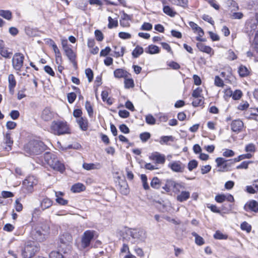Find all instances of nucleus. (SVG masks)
Here are the masks:
<instances>
[{"instance_id":"61","label":"nucleus","mask_w":258,"mask_h":258,"mask_svg":"<svg viewBox=\"0 0 258 258\" xmlns=\"http://www.w3.org/2000/svg\"><path fill=\"white\" fill-rule=\"evenodd\" d=\"M85 74L88 78L89 82H91L93 79V73L90 69H87L85 70Z\"/></svg>"},{"instance_id":"58","label":"nucleus","mask_w":258,"mask_h":258,"mask_svg":"<svg viewBox=\"0 0 258 258\" xmlns=\"http://www.w3.org/2000/svg\"><path fill=\"white\" fill-rule=\"evenodd\" d=\"M202 92V89L200 87H198L197 89L194 90L192 96L194 98L202 97L201 93Z\"/></svg>"},{"instance_id":"39","label":"nucleus","mask_w":258,"mask_h":258,"mask_svg":"<svg viewBox=\"0 0 258 258\" xmlns=\"http://www.w3.org/2000/svg\"><path fill=\"white\" fill-rule=\"evenodd\" d=\"M191 235L195 237V243L198 245L201 246L205 243V240L203 238L195 232H192Z\"/></svg>"},{"instance_id":"24","label":"nucleus","mask_w":258,"mask_h":258,"mask_svg":"<svg viewBox=\"0 0 258 258\" xmlns=\"http://www.w3.org/2000/svg\"><path fill=\"white\" fill-rule=\"evenodd\" d=\"M226 93L229 96H232L233 99L235 100H239L242 95V92L239 90H236L233 93L231 90H227Z\"/></svg>"},{"instance_id":"44","label":"nucleus","mask_w":258,"mask_h":258,"mask_svg":"<svg viewBox=\"0 0 258 258\" xmlns=\"http://www.w3.org/2000/svg\"><path fill=\"white\" fill-rule=\"evenodd\" d=\"M151 186L152 187L155 189H158L160 187L161 182L160 179L157 177H154L151 182Z\"/></svg>"},{"instance_id":"64","label":"nucleus","mask_w":258,"mask_h":258,"mask_svg":"<svg viewBox=\"0 0 258 258\" xmlns=\"http://www.w3.org/2000/svg\"><path fill=\"white\" fill-rule=\"evenodd\" d=\"M118 36L122 39H128L131 38V35L130 33L124 32H119Z\"/></svg>"},{"instance_id":"50","label":"nucleus","mask_w":258,"mask_h":258,"mask_svg":"<svg viewBox=\"0 0 258 258\" xmlns=\"http://www.w3.org/2000/svg\"><path fill=\"white\" fill-rule=\"evenodd\" d=\"M214 237L216 239L223 240L227 239L228 235L225 234H223L219 231H217L214 235Z\"/></svg>"},{"instance_id":"12","label":"nucleus","mask_w":258,"mask_h":258,"mask_svg":"<svg viewBox=\"0 0 258 258\" xmlns=\"http://www.w3.org/2000/svg\"><path fill=\"white\" fill-rule=\"evenodd\" d=\"M244 209L246 212L251 211L258 212V202L255 200L248 201L244 206Z\"/></svg>"},{"instance_id":"41","label":"nucleus","mask_w":258,"mask_h":258,"mask_svg":"<svg viewBox=\"0 0 258 258\" xmlns=\"http://www.w3.org/2000/svg\"><path fill=\"white\" fill-rule=\"evenodd\" d=\"M124 81V87L125 88H133L134 87V81L133 79L131 78V76L125 78Z\"/></svg>"},{"instance_id":"62","label":"nucleus","mask_w":258,"mask_h":258,"mask_svg":"<svg viewBox=\"0 0 258 258\" xmlns=\"http://www.w3.org/2000/svg\"><path fill=\"white\" fill-rule=\"evenodd\" d=\"M76 94L74 92H71L68 94L67 98L70 103H73L76 98Z\"/></svg>"},{"instance_id":"25","label":"nucleus","mask_w":258,"mask_h":258,"mask_svg":"<svg viewBox=\"0 0 258 258\" xmlns=\"http://www.w3.org/2000/svg\"><path fill=\"white\" fill-rule=\"evenodd\" d=\"M190 197V192L188 191H182L176 197V200L180 202L187 201Z\"/></svg>"},{"instance_id":"31","label":"nucleus","mask_w":258,"mask_h":258,"mask_svg":"<svg viewBox=\"0 0 258 258\" xmlns=\"http://www.w3.org/2000/svg\"><path fill=\"white\" fill-rule=\"evenodd\" d=\"M66 54L68 56V58L70 59V60L73 63L76 64L75 62V58H76V55L73 50L69 48L68 49H67L64 50Z\"/></svg>"},{"instance_id":"42","label":"nucleus","mask_w":258,"mask_h":258,"mask_svg":"<svg viewBox=\"0 0 258 258\" xmlns=\"http://www.w3.org/2000/svg\"><path fill=\"white\" fill-rule=\"evenodd\" d=\"M174 141V137H173L172 136H162L160 138V143L161 145L166 144H167V143L169 141L170 142H173Z\"/></svg>"},{"instance_id":"63","label":"nucleus","mask_w":258,"mask_h":258,"mask_svg":"<svg viewBox=\"0 0 258 258\" xmlns=\"http://www.w3.org/2000/svg\"><path fill=\"white\" fill-rule=\"evenodd\" d=\"M49 258H63V255L58 251H52L49 254Z\"/></svg>"},{"instance_id":"51","label":"nucleus","mask_w":258,"mask_h":258,"mask_svg":"<svg viewBox=\"0 0 258 258\" xmlns=\"http://www.w3.org/2000/svg\"><path fill=\"white\" fill-rule=\"evenodd\" d=\"M141 179L143 183V188L145 190H148L150 188L149 185L147 182V177L145 174H141Z\"/></svg>"},{"instance_id":"27","label":"nucleus","mask_w":258,"mask_h":258,"mask_svg":"<svg viewBox=\"0 0 258 258\" xmlns=\"http://www.w3.org/2000/svg\"><path fill=\"white\" fill-rule=\"evenodd\" d=\"M120 192L124 195H127L129 193V189L127 182L125 180H122L119 183Z\"/></svg>"},{"instance_id":"22","label":"nucleus","mask_w":258,"mask_h":258,"mask_svg":"<svg viewBox=\"0 0 258 258\" xmlns=\"http://www.w3.org/2000/svg\"><path fill=\"white\" fill-rule=\"evenodd\" d=\"M12 53L9 52L8 49L5 47L3 41L0 40V54L5 58H10Z\"/></svg>"},{"instance_id":"54","label":"nucleus","mask_w":258,"mask_h":258,"mask_svg":"<svg viewBox=\"0 0 258 258\" xmlns=\"http://www.w3.org/2000/svg\"><path fill=\"white\" fill-rule=\"evenodd\" d=\"M240 228L242 230L249 232L251 230V226L247 222L244 221L241 224Z\"/></svg>"},{"instance_id":"47","label":"nucleus","mask_w":258,"mask_h":258,"mask_svg":"<svg viewBox=\"0 0 258 258\" xmlns=\"http://www.w3.org/2000/svg\"><path fill=\"white\" fill-rule=\"evenodd\" d=\"M204 102V97H198V98H194L192 102V104L194 106L197 107V106H202Z\"/></svg>"},{"instance_id":"26","label":"nucleus","mask_w":258,"mask_h":258,"mask_svg":"<svg viewBox=\"0 0 258 258\" xmlns=\"http://www.w3.org/2000/svg\"><path fill=\"white\" fill-rule=\"evenodd\" d=\"M77 122L82 130L84 131L87 130L88 122L86 118H84L83 117L79 118L77 119Z\"/></svg>"},{"instance_id":"38","label":"nucleus","mask_w":258,"mask_h":258,"mask_svg":"<svg viewBox=\"0 0 258 258\" xmlns=\"http://www.w3.org/2000/svg\"><path fill=\"white\" fill-rule=\"evenodd\" d=\"M0 16L8 20H11L12 18V13L9 10H0Z\"/></svg>"},{"instance_id":"16","label":"nucleus","mask_w":258,"mask_h":258,"mask_svg":"<svg viewBox=\"0 0 258 258\" xmlns=\"http://www.w3.org/2000/svg\"><path fill=\"white\" fill-rule=\"evenodd\" d=\"M243 127V123L240 119L233 120L231 123V128L235 133H238L242 131Z\"/></svg>"},{"instance_id":"45","label":"nucleus","mask_w":258,"mask_h":258,"mask_svg":"<svg viewBox=\"0 0 258 258\" xmlns=\"http://www.w3.org/2000/svg\"><path fill=\"white\" fill-rule=\"evenodd\" d=\"M194 33L198 35V36L196 37L197 40L200 42L205 41V39L202 38L204 34V32L203 30L200 27H199L198 29L195 31Z\"/></svg>"},{"instance_id":"4","label":"nucleus","mask_w":258,"mask_h":258,"mask_svg":"<svg viewBox=\"0 0 258 258\" xmlns=\"http://www.w3.org/2000/svg\"><path fill=\"white\" fill-rule=\"evenodd\" d=\"M45 149L44 144L38 141H32L24 147L25 152L29 155H38Z\"/></svg>"},{"instance_id":"14","label":"nucleus","mask_w":258,"mask_h":258,"mask_svg":"<svg viewBox=\"0 0 258 258\" xmlns=\"http://www.w3.org/2000/svg\"><path fill=\"white\" fill-rule=\"evenodd\" d=\"M55 113L50 108L46 107L41 113V117L44 121H49L53 118Z\"/></svg>"},{"instance_id":"29","label":"nucleus","mask_w":258,"mask_h":258,"mask_svg":"<svg viewBox=\"0 0 258 258\" xmlns=\"http://www.w3.org/2000/svg\"><path fill=\"white\" fill-rule=\"evenodd\" d=\"M52 205V201L48 198H44L41 202V208L42 210H45L50 207Z\"/></svg>"},{"instance_id":"15","label":"nucleus","mask_w":258,"mask_h":258,"mask_svg":"<svg viewBox=\"0 0 258 258\" xmlns=\"http://www.w3.org/2000/svg\"><path fill=\"white\" fill-rule=\"evenodd\" d=\"M215 200L219 203H222L225 201L229 202H233L234 201L233 197L229 194L218 195L215 197Z\"/></svg>"},{"instance_id":"28","label":"nucleus","mask_w":258,"mask_h":258,"mask_svg":"<svg viewBox=\"0 0 258 258\" xmlns=\"http://www.w3.org/2000/svg\"><path fill=\"white\" fill-rule=\"evenodd\" d=\"M101 167L99 163H84L83 164V168L86 170H91L94 169H99Z\"/></svg>"},{"instance_id":"18","label":"nucleus","mask_w":258,"mask_h":258,"mask_svg":"<svg viewBox=\"0 0 258 258\" xmlns=\"http://www.w3.org/2000/svg\"><path fill=\"white\" fill-rule=\"evenodd\" d=\"M114 76L116 78L125 79L131 76V74L125 70L122 69H117L114 71Z\"/></svg>"},{"instance_id":"17","label":"nucleus","mask_w":258,"mask_h":258,"mask_svg":"<svg viewBox=\"0 0 258 258\" xmlns=\"http://www.w3.org/2000/svg\"><path fill=\"white\" fill-rule=\"evenodd\" d=\"M150 159L155 161L157 164H163L165 161V156L157 152L152 153L150 156Z\"/></svg>"},{"instance_id":"21","label":"nucleus","mask_w":258,"mask_h":258,"mask_svg":"<svg viewBox=\"0 0 258 258\" xmlns=\"http://www.w3.org/2000/svg\"><path fill=\"white\" fill-rule=\"evenodd\" d=\"M113 48L114 49L113 56L115 57H119L123 55L125 51L124 47L118 45L113 46Z\"/></svg>"},{"instance_id":"48","label":"nucleus","mask_w":258,"mask_h":258,"mask_svg":"<svg viewBox=\"0 0 258 258\" xmlns=\"http://www.w3.org/2000/svg\"><path fill=\"white\" fill-rule=\"evenodd\" d=\"M108 27L109 29H112L113 28H115L117 27L118 26V21L116 19H113L111 17H109L108 18Z\"/></svg>"},{"instance_id":"33","label":"nucleus","mask_w":258,"mask_h":258,"mask_svg":"<svg viewBox=\"0 0 258 258\" xmlns=\"http://www.w3.org/2000/svg\"><path fill=\"white\" fill-rule=\"evenodd\" d=\"M85 189V187L83 184L81 183H77L72 186L71 190L73 192H80L84 190Z\"/></svg>"},{"instance_id":"7","label":"nucleus","mask_w":258,"mask_h":258,"mask_svg":"<svg viewBox=\"0 0 258 258\" xmlns=\"http://www.w3.org/2000/svg\"><path fill=\"white\" fill-rule=\"evenodd\" d=\"M37 179L34 176H28L23 182L22 188L25 192L31 193L33 191V187L37 185Z\"/></svg>"},{"instance_id":"46","label":"nucleus","mask_w":258,"mask_h":258,"mask_svg":"<svg viewBox=\"0 0 258 258\" xmlns=\"http://www.w3.org/2000/svg\"><path fill=\"white\" fill-rule=\"evenodd\" d=\"M108 93L106 90H104L101 93V97L102 100L105 102L106 101L107 103L109 105H111L112 104V102L110 98H108Z\"/></svg>"},{"instance_id":"6","label":"nucleus","mask_w":258,"mask_h":258,"mask_svg":"<svg viewBox=\"0 0 258 258\" xmlns=\"http://www.w3.org/2000/svg\"><path fill=\"white\" fill-rule=\"evenodd\" d=\"M167 192L171 190L174 193H178L180 189H184V184L182 182H177L172 179H167L165 180V185L162 187Z\"/></svg>"},{"instance_id":"57","label":"nucleus","mask_w":258,"mask_h":258,"mask_svg":"<svg viewBox=\"0 0 258 258\" xmlns=\"http://www.w3.org/2000/svg\"><path fill=\"white\" fill-rule=\"evenodd\" d=\"M249 106V103L247 101H242L238 106L237 109L240 110H245L248 108Z\"/></svg>"},{"instance_id":"13","label":"nucleus","mask_w":258,"mask_h":258,"mask_svg":"<svg viewBox=\"0 0 258 258\" xmlns=\"http://www.w3.org/2000/svg\"><path fill=\"white\" fill-rule=\"evenodd\" d=\"M36 251L35 247L28 245L25 247L22 254L24 258H32Z\"/></svg>"},{"instance_id":"5","label":"nucleus","mask_w":258,"mask_h":258,"mask_svg":"<svg viewBox=\"0 0 258 258\" xmlns=\"http://www.w3.org/2000/svg\"><path fill=\"white\" fill-rule=\"evenodd\" d=\"M125 233L132 238L135 242H144L147 238L146 231L142 228H128L125 230Z\"/></svg>"},{"instance_id":"30","label":"nucleus","mask_w":258,"mask_h":258,"mask_svg":"<svg viewBox=\"0 0 258 258\" xmlns=\"http://www.w3.org/2000/svg\"><path fill=\"white\" fill-rule=\"evenodd\" d=\"M160 51L159 48L154 45H150L145 49V52L151 54L159 53Z\"/></svg>"},{"instance_id":"35","label":"nucleus","mask_w":258,"mask_h":258,"mask_svg":"<svg viewBox=\"0 0 258 258\" xmlns=\"http://www.w3.org/2000/svg\"><path fill=\"white\" fill-rule=\"evenodd\" d=\"M33 234L34 235V239L36 240L41 241H43L44 239L45 234L41 232L39 230H35L33 231Z\"/></svg>"},{"instance_id":"34","label":"nucleus","mask_w":258,"mask_h":258,"mask_svg":"<svg viewBox=\"0 0 258 258\" xmlns=\"http://www.w3.org/2000/svg\"><path fill=\"white\" fill-rule=\"evenodd\" d=\"M163 11L165 14L171 17H174L177 14L176 12L168 6H164Z\"/></svg>"},{"instance_id":"36","label":"nucleus","mask_w":258,"mask_h":258,"mask_svg":"<svg viewBox=\"0 0 258 258\" xmlns=\"http://www.w3.org/2000/svg\"><path fill=\"white\" fill-rule=\"evenodd\" d=\"M144 52L143 48L139 45H137L133 50L132 54L134 58H137Z\"/></svg>"},{"instance_id":"53","label":"nucleus","mask_w":258,"mask_h":258,"mask_svg":"<svg viewBox=\"0 0 258 258\" xmlns=\"http://www.w3.org/2000/svg\"><path fill=\"white\" fill-rule=\"evenodd\" d=\"M85 108L90 117L93 116V110L90 102L87 101L85 103Z\"/></svg>"},{"instance_id":"10","label":"nucleus","mask_w":258,"mask_h":258,"mask_svg":"<svg viewBox=\"0 0 258 258\" xmlns=\"http://www.w3.org/2000/svg\"><path fill=\"white\" fill-rule=\"evenodd\" d=\"M173 172L176 173H182L185 169V165L180 161H173L170 162L168 165Z\"/></svg>"},{"instance_id":"3","label":"nucleus","mask_w":258,"mask_h":258,"mask_svg":"<svg viewBox=\"0 0 258 258\" xmlns=\"http://www.w3.org/2000/svg\"><path fill=\"white\" fill-rule=\"evenodd\" d=\"M50 130L51 133L57 136L71 134L69 125L65 121H52L50 125Z\"/></svg>"},{"instance_id":"43","label":"nucleus","mask_w":258,"mask_h":258,"mask_svg":"<svg viewBox=\"0 0 258 258\" xmlns=\"http://www.w3.org/2000/svg\"><path fill=\"white\" fill-rule=\"evenodd\" d=\"M187 0H171L172 4L184 8L187 6Z\"/></svg>"},{"instance_id":"9","label":"nucleus","mask_w":258,"mask_h":258,"mask_svg":"<svg viewBox=\"0 0 258 258\" xmlns=\"http://www.w3.org/2000/svg\"><path fill=\"white\" fill-rule=\"evenodd\" d=\"M24 56L20 53H15L12 59V65L13 68L18 71H20L23 66Z\"/></svg>"},{"instance_id":"55","label":"nucleus","mask_w":258,"mask_h":258,"mask_svg":"<svg viewBox=\"0 0 258 258\" xmlns=\"http://www.w3.org/2000/svg\"><path fill=\"white\" fill-rule=\"evenodd\" d=\"M145 119L146 122L149 124L153 125L155 124L156 119L151 114L146 115Z\"/></svg>"},{"instance_id":"2","label":"nucleus","mask_w":258,"mask_h":258,"mask_svg":"<svg viewBox=\"0 0 258 258\" xmlns=\"http://www.w3.org/2000/svg\"><path fill=\"white\" fill-rule=\"evenodd\" d=\"M45 162L54 170L62 173L66 170L64 164L60 161L54 154L49 152L45 153L44 155Z\"/></svg>"},{"instance_id":"49","label":"nucleus","mask_w":258,"mask_h":258,"mask_svg":"<svg viewBox=\"0 0 258 258\" xmlns=\"http://www.w3.org/2000/svg\"><path fill=\"white\" fill-rule=\"evenodd\" d=\"M238 73L241 77H245L248 75L249 71L246 67L240 66L238 69Z\"/></svg>"},{"instance_id":"56","label":"nucleus","mask_w":258,"mask_h":258,"mask_svg":"<svg viewBox=\"0 0 258 258\" xmlns=\"http://www.w3.org/2000/svg\"><path fill=\"white\" fill-rule=\"evenodd\" d=\"M222 155L225 157H232L234 156L235 153L232 150L226 149L224 150Z\"/></svg>"},{"instance_id":"40","label":"nucleus","mask_w":258,"mask_h":258,"mask_svg":"<svg viewBox=\"0 0 258 258\" xmlns=\"http://www.w3.org/2000/svg\"><path fill=\"white\" fill-rule=\"evenodd\" d=\"M233 163H232L230 160H227L225 162H224V164L222 165L221 166H220L218 168V171L221 172L227 171L231 165Z\"/></svg>"},{"instance_id":"52","label":"nucleus","mask_w":258,"mask_h":258,"mask_svg":"<svg viewBox=\"0 0 258 258\" xmlns=\"http://www.w3.org/2000/svg\"><path fill=\"white\" fill-rule=\"evenodd\" d=\"M198 163L196 160L190 161L187 165V168L189 171H191L193 169L196 168L198 166Z\"/></svg>"},{"instance_id":"8","label":"nucleus","mask_w":258,"mask_h":258,"mask_svg":"<svg viewBox=\"0 0 258 258\" xmlns=\"http://www.w3.org/2000/svg\"><path fill=\"white\" fill-rule=\"evenodd\" d=\"M94 231L93 230H87L85 231L82 236L81 246L84 249L88 247L93 239Z\"/></svg>"},{"instance_id":"59","label":"nucleus","mask_w":258,"mask_h":258,"mask_svg":"<svg viewBox=\"0 0 258 258\" xmlns=\"http://www.w3.org/2000/svg\"><path fill=\"white\" fill-rule=\"evenodd\" d=\"M227 4L229 6H231L233 8L232 11H237L239 9L237 4L233 0H227Z\"/></svg>"},{"instance_id":"37","label":"nucleus","mask_w":258,"mask_h":258,"mask_svg":"<svg viewBox=\"0 0 258 258\" xmlns=\"http://www.w3.org/2000/svg\"><path fill=\"white\" fill-rule=\"evenodd\" d=\"M252 157V155L249 153H247L245 154H242L240 155L237 157L230 160V161L232 162V163H235L239 162L240 161L244 159H250Z\"/></svg>"},{"instance_id":"11","label":"nucleus","mask_w":258,"mask_h":258,"mask_svg":"<svg viewBox=\"0 0 258 258\" xmlns=\"http://www.w3.org/2000/svg\"><path fill=\"white\" fill-rule=\"evenodd\" d=\"M73 238L72 235L68 232H64L60 235L59 241L61 244L66 245L68 248L70 247Z\"/></svg>"},{"instance_id":"23","label":"nucleus","mask_w":258,"mask_h":258,"mask_svg":"<svg viewBox=\"0 0 258 258\" xmlns=\"http://www.w3.org/2000/svg\"><path fill=\"white\" fill-rule=\"evenodd\" d=\"M8 82H9V89L11 94L14 93V89L16 85V81L14 76L13 74H10L8 76Z\"/></svg>"},{"instance_id":"1","label":"nucleus","mask_w":258,"mask_h":258,"mask_svg":"<svg viewBox=\"0 0 258 258\" xmlns=\"http://www.w3.org/2000/svg\"><path fill=\"white\" fill-rule=\"evenodd\" d=\"M45 162L54 170L62 173L66 170L64 164L60 161L54 154L49 152L45 153L44 155Z\"/></svg>"},{"instance_id":"20","label":"nucleus","mask_w":258,"mask_h":258,"mask_svg":"<svg viewBox=\"0 0 258 258\" xmlns=\"http://www.w3.org/2000/svg\"><path fill=\"white\" fill-rule=\"evenodd\" d=\"M4 140L5 144L6 145L5 149L7 151L11 150L13 144V141L11 137L10 133H7L4 135Z\"/></svg>"},{"instance_id":"19","label":"nucleus","mask_w":258,"mask_h":258,"mask_svg":"<svg viewBox=\"0 0 258 258\" xmlns=\"http://www.w3.org/2000/svg\"><path fill=\"white\" fill-rule=\"evenodd\" d=\"M197 46L201 51L205 52L210 55L214 54V51L213 50L212 48L209 46L205 45L204 44L201 42H199L197 43Z\"/></svg>"},{"instance_id":"60","label":"nucleus","mask_w":258,"mask_h":258,"mask_svg":"<svg viewBox=\"0 0 258 258\" xmlns=\"http://www.w3.org/2000/svg\"><path fill=\"white\" fill-rule=\"evenodd\" d=\"M150 134L148 132L143 133L140 135V139L143 142H146L148 139H150Z\"/></svg>"},{"instance_id":"32","label":"nucleus","mask_w":258,"mask_h":258,"mask_svg":"<svg viewBox=\"0 0 258 258\" xmlns=\"http://www.w3.org/2000/svg\"><path fill=\"white\" fill-rule=\"evenodd\" d=\"M25 32L26 34L30 37H34L38 35V31L37 29L29 26L25 28Z\"/></svg>"}]
</instances>
